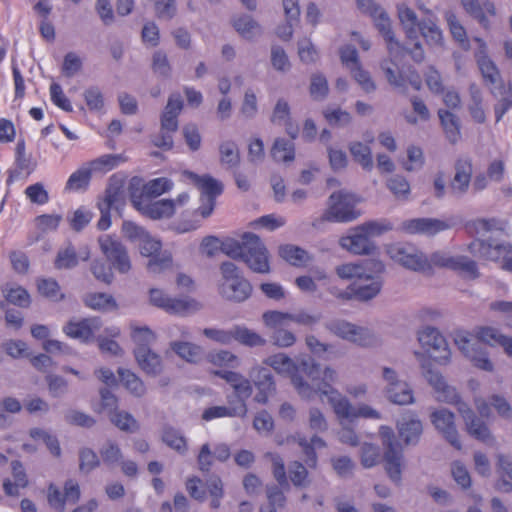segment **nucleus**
<instances>
[{
    "label": "nucleus",
    "instance_id": "39",
    "mask_svg": "<svg viewBox=\"0 0 512 512\" xmlns=\"http://www.w3.org/2000/svg\"><path fill=\"white\" fill-rule=\"evenodd\" d=\"M170 349L181 359L190 363L199 361L203 354L199 345L188 341H172L170 342Z\"/></svg>",
    "mask_w": 512,
    "mask_h": 512
},
{
    "label": "nucleus",
    "instance_id": "6",
    "mask_svg": "<svg viewBox=\"0 0 512 512\" xmlns=\"http://www.w3.org/2000/svg\"><path fill=\"white\" fill-rule=\"evenodd\" d=\"M469 251L475 257L499 263L502 269L512 272V245L510 243H491L477 239L470 243Z\"/></svg>",
    "mask_w": 512,
    "mask_h": 512
},
{
    "label": "nucleus",
    "instance_id": "46",
    "mask_svg": "<svg viewBox=\"0 0 512 512\" xmlns=\"http://www.w3.org/2000/svg\"><path fill=\"white\" fill-rule=\"evenodd\" d=\"M349 151L354 159L364 170L371 171L373 168L372 152L369 146L362 142L349 144Z\"/></svg>",
    "mask_w": 512,
    "mask_h": 512
},
{
    "label": "nucleus",
    "instance_id": "11",
    "mask_svg": "<svg viewBox=\"0 0 512 512\" xmlns=\"http://www.w3.org/2000/svg\"><path fill=\"white\" fill-rule=\"evenodd\" d=\"M356 199L351 193L338 191L330 195L323 219L330 222H350L358 217L355 212Z\"/></svg>",
    "mask_w": 512,
    "mask_h": 512
},
{
    "label": "nucleus",
    "instance_id": "1",
    "mask_svg": "<svg viewBox=\"0 0 512 512\" xmlns=\"http://www.w3.org/2000/svg\"><path fill=\"white\" fill-rule=\"evenodd\" d=\"M263 364L271 367L277 374L289 377L301 398L312 399L315 396V389L298 374L301 371L310 380L316 379L318 364L312 358H303L297 363L287 354L279 352L266 357Z\"/></svg>",
    "mask_w": 512,
    "mask_h": 512
},
{
    "label": "nucleus",
    "instance_id": "10",
    "mask_svg": "<svg viewBox=\"0 0 512 512\" xmlns=\"http://www.w3.org/2000/svg\"><path fill=\"white\" fill-rule=\"evenodd\" d=\"M150 303L170 314L187 315L200 311L203 304L191 297L171 298L164 291L153 288L149 292Z\"/></svg>",
    "mask_w": 512,
    "mask_h": 512
},
{
    "label": "nucleus",
    "instance_id": "55",
    "mask_svg": "<svg viewBox=\"0 0 512 512\" xmlns=\"http://www.w3.org/2000/svg\"><path fill=\"white\" fill-rule=\"evenodd\" d=\"M220 161L230 168L238 166L240 162L239 149L235 142L224 141L219 146Z\"/></svg>",
    "mask_w": 512,
    "mask_h": 512
},
{
    "label": "nucleus",
    "instance_id": "57",
    "mask_svg": "<svg viewBox=\"0 0 512 512\" xmlns=\"http://www.w3.org/2000/svg\"><path fill=\"white\" fill-rule=\"evenodd\" d=\"M386 187L397 199L406 200L411 188L407 179L402 175H394L387 179Z\"/></svg>",
    "mask_w": 512,
    "mask_h": 512
},
{
    "label": "nucleus",
    "instance_id": "4",
    "mask_svg": "<svg viewBox=\"0 0 512 512\" xmlns=\"http://www.w3.org/2000/svg\"><path fill=\"white\" fill-rule=\"evenodd\" d=\"M417 341L429 353L434 361L440 365H447L451 361V350L447 340L435 327L425 326L417 331Z\"/></svg>",
    "mask_w": 512,
    "mask_h": 512
},
{
    "label": "nucleus",
    "instance_id": "24",
    "mask_svg": "<svg viewBox=\"0 0 512 512\" xmlns=\"http://www.w3.org/2000/svg\"><path fill=\"white\" fill-rule=\"evenodd\" d=\"M459 413L465 422L467 432L471 436L487 444L493 441V437L487 425L475 416L474 412L467 404H460Z\"/></svg>",
    "mask_w": 512,
    "mask_h": 512
},
{
    "label": "nucleus",
    "instance_id": "58",
    "mask_svg": "<svg viewBox=\"0 0 512 512\" xmlns=\"http://www.w3.org/2000/svg\"><path fill=\"white\" fill-rule=\"evenodd\" d=\"M163 442L180 454L187 451V442L183 435L172 427H166L162 434Z\"/></svg>",
    "mask_w": 512,
    "mask_h": 512
},
{
    "label": "nucleus",
    "instance_id": "7",
    "mask_svg": "<svg viewBox=\"0 0 512 512\" xmlns=\"http://www.w3.org/2000/svg\"><path fill=\"white\" fill-rule=\"evenodd\" d=\"M387 253L394 262L406 269L421 273L430 272L428 257L413 245L392 244L387 247Z\"/></svg>",
    "mask_w": 512,
    "mask_h": 512
},
{
    "label": "nucleus",
    "instance_id": "16",
    "mask_svg": "<svg viewBox=\"0 0 512 512\" xmlns=\"http://www.w3.org/2000/svg\"><path fill=\"white\" fill-rule=\"evenodd\" d=\"M246 251L241 260L256 273H268L270 271L269 257L265 245L260 238L253 233H245Z\"/></svg>",
    "mask_w": 512,
    "mask_h": 512
},
{
    "label": "nucleus",
    "instance_id": "61",
    "mask_svg": "<svg viewBox=\"0 0 512 512\" xmlns=\"http://www.w3.org/2000/svg\"><path fill=\"white\" fill-rule=\"evenodd\" d=\"M471 103L469 105V111L472 118L477 123H484L486 115L482 107V95L479 88L476 85L470 86Z\"/></svg>",
    "mask_w": 512,
    "mask_h": 512
},
{
    "label": "nucleus",
    "instance_id": "12",
    "mask_svg": "<svg viewBox=\"0 0 512 512\" xmlns=\"http://www.w3.org/2000/svg\"><path fill=\"white\" fill-rule=\"evenodd\" d=\"M381 375L385 381L384 391L390 402L397 405H409L415 402L412 388L406 381L399 378L394 369L383 367Z\"/></svg>",
    "mask_w": 512,
    "mask_h": 512
},
{
    "label": "nucleus",
    "instance_id": "27",
    "mask_svg": "<svg viewBox=\"0 0 512 512\" xmlns=\"http://www.w3.org/2000/svg\"><path fill=\"white\" fill-rule=\"evenodd\" d=\"M399 437L406 445H416L423 433V425L420 419L413 414L403 416L397 422Z\"/></svg>",
    "mask_w": 512,
    "mask_h": 512
},
{
    "label": "nucleus",
    "instance_id": "28",
    "mask_svg": "<svg viewBox=\"0 0 512 512\" xmlns=\"http://www.w3.org/2000/svg\"><path fill=\"white\" fill-rule=\"evenodd\" d=\"M183 100L179 93H173L169 96L168 102L161 115L162 130L176 132L178 129V115L182 111Z\"/></svg>",
    "mask_w": 512,
    "mask_h": 512
},
{
    "label": "nucleus",
    "instance_id": "37",
    "mask_svg": "<svg viewBox=\"0 0 512 512\" xmlns=\"http://www.w3.org/2000/svg\"><path fill=\"white\" fill-rule=\"evenodd\" d=\"M371 16L374 19L375 26L385 38L390 54H392L393 51L400 48V46L394 39V34L391 30V21L387 13L383 9L379 8L374 9Z\"/></svg>",
    "mask_w": 512,
    "mask_h": 512
},
{
    "label": "nucleus",
    "instance_id": "29",
    "mask_svg": "<svg viewBox=\"0 0 512 512\" xmlns=\"http://www.w3.org/2000/svg\"><path fill=\"white\" fill-rule=\"evenodd\" d=\"M455 175L451 182V191L455 195H463L468 191L473 173L472 163L468 159L457 161Z\"/></svg>",
    "mask_w": 512,
    "mask_h": 512
},
{
    "label": "nucleus",
    "instance_id": "56",
    "mask_svg": "<svg viewBox=\"0 0 512 512\" xmlns=\"http://www.w3.org/2000/svg\"><path fill=\"white\" fill-rule=\"evenodd\" d=\"M445 19L447 21L453 38L460 43L462 48L469 49V41L467 38L466 30L463 27V25L459 22L456 15L451 11H447L445 13Z\"/></svg>",
    "mask_w": 512,
    "mask_h": 512
},
{
    "label": "nucleus",
    "instance_id": "3",
    "mask_svg": "<svg viewBox=\"0 0 512 512\" xmlns=\"http://www.w3.org/2000/svg\"><path fill=\"white\" fill-rule=\"evenodd\" d=\"M399 19L409 39L415 40L420 33L431 45H438L442 41V32L436 25L431 15L422 21H418L415 12L408 7L398 10Z\"/></svg>",
    "mask_w": 512,
    "mask_h": 512
},
{
    "label": "nucleus",
    "instance_id": "20",
    "mask_svg": "<svg viewBox=\"0 0 512 512\" xmlns=\"http://www.w3.org/2000/svg\"><path fill=\"white\" fill-rule=\"evenodd\" d=\"M101 326V321L96 317L73 318L63 326L62 331L69 338L79 340L82 343H88L93 340L94 334Z\"/></svg>",
    "mask_w": 512,
    "mask_h": 512
},
{
    "label": "nucleus",
    "instance_id": "50",
    "mask_svg": "<svg viewBox=\"0 0 512 512\" xmlns=\"http://www.w3.org/2000/svg\"><path fill=\"white\" fill-rule=\"evenodd\" d=\"M381 69L384 72L385 77L390 85L399 89L406 88V79L404 77V71H400L394 62L390 60H384L381 63Z\"/></svg>",
    "mask_w": 512,
    "mask_h": 512
},
{
    "label": "nucleus",
    "instance_id": "54",
    "mask_svg": "<svg viewBox=\"0 0 512 512\" xmlns=\"http://www.w3.org/2000/svg\"><path fill=\"white\" fill-rule=\"evenodd\" d=\"M131 338L137 345L136 347L146 346L156 341V334L146 325H139L137 323L130 324Z\"/></svg>",
    "mask_w": 512,
    "mask_h": 512
},
{
    "label": "nucleus",
    "instance_id": "17",
    "mask_svg": "<svg viewBox=\"0 0 512 512\" xmlns=\"http://www.w3.org/2000/svg\"><path fill=\"white\" fill-rule=\"evenodd\" d=\"M430 420L446 441L457 450L462 448L455 426V415L451 411L446 408L436 409L430 414Z\"/></svg>",
    "mask_w": 512,
    "mask_h": 512
},
{
    "label": "nucleus",
    "instance_id": "14",
    "mask_svg": "<svg viewBox=\"0 0 512 512\" xmlns=\"http://www.w3.org/2000/svg\"><path fill=\"white\" fill-rule=\"evenodd\" d=\"M422 368L423 376L432 386L437 401L456 405L458 411L460 404H466L461 400L457 389L449 385L439 371L433 369L431 365H422Z\"/></svg>",
    "mask_w": 512,
    "mask_h": 512
},
{
    "label": "nucleus",
    "instance_id": "26",
    "mask_svg": "<svg viewBox=\"0 0 512 512\" xmlns=\"http://www.w3.org/2000/svg\"><path fill=\"white\" fill-rule=\"evenodd\" d=\"M402 228L410 234L421 233L431 236L448 229L449 225L445 221L439 219L415 218L403 222Z\"/></svg>",
    "mask_w": 512,
    "mask_h": 512
},
{
    "label": "nucleus",
    "instance_id": "30",
    "mask_svg": "<svg viewBox=\"0 0 512 512\" xmlns=\"http://www.w3.org/2000/svg\"><path fill=\"white\" fill-rule=\"evenodd\" d=\"M381 273H371V277L364 278L360 283L352 285L353 295L361 301H368L376 297L382 288Z\"/></svg>",
    "mask_w": 512,
    "mask_h": 512
},
{
    "label": "nucleus",
    "instance_id": "45",
    "mask_svg": "<svg viewBox=\"0 0 512 512\" xmlns=\"http://www.w3.org/2000/svg\"><path fill=\"white\" fill-rule=\"evenodd\" d=\"M91 176V171L86 163H84L69 176L65 189L68 191L85 190L89 186Z\"/></svg>",
    "mask_w": 512,
    "mask_h": 512
},
{
    "label": "nucleus",
    "instance_id": "31",
    "mask_svg": "<svg viewBox=\"0 0 512 512\" xmlns=\"http://www.w3.org/2000/svg\"><path fill=\"white\" fill-rule=\"evenodd\" d=\"M11 470L14 481L10 479H4L3 490L8 496H19V489L26 488L29 484L28 476L24 469L23 464L18 460L11 462Z\"/></svg>",
    "mask_w": 512,
    "mask_h": 512
},
{
    "label": "nucleus",
    "instance_id": "44",
    "mask_svg": "<svg viewBox=\"0 0 512 512\" xmlns=\"http://www.w3.org/2000/svg\"><path fill=\"white\" fill-rule=\"evenodd\" d=\"M38 292L45 298L59 302L65 298L58 282L53 278H38L37 281Z\"/></svg>",
    "mask_w": 512,
    "mask_h": 512
},
{
    "label": "nucleus",
    "instance_id": "36",
    "mask_svg": "<svg viewBox=\"0 0 512 512\" xmlns=\"http://www.w3.org/2000/svg\"><path fill=\"white\" fill-rule=\"evenodd\" d=\"M479 45V51L476 54L479 69L484 79L492 84L496 83L499 79V72L495 64L486 55V44L481 39L476 37L474 39Z\"/></svg>",
    "mask_w": 512,
    "mask_h": 512
},
{
    "label": "nucleus",
    "instance_id": "25",
    "mask_svg": "<svg viewBox=\"0 0 512 512\" xmlns=\"http://www.w3.org/2000/svg\"><path fill=\"white\" fill-rule=\"evenodd\" d=\"M134 356L138 366L147 375L157 376L163 371L164 365L161 356L149 347H136Z\"/></svg>",
    "mask_w": 512,
    "mask_h": 512
},
{
    "label": "nucleus",
    "instance_id": "48",
    "mask_svg": "<svg viewBox=\"0 0 512 512\" xmlns=\"http://www.w3.org/2000/svg\"><path fill=\"white\" fill-rule=\"evenodd\" d=\"M280 256L293 266H304L310 261L308 253L294 245H283L279 248Z\"/></svg>",
    "mask_w": 512,
    "mask_h": 512
},
{
    "label": "nucleus",
    "instance_id": "15",
    "mask_svg": "<svg viewBox=\"0 0 512 512\" xmlns=\"http://www.w3.org/2000/svg\"><path fill=\"white\" fill-rule=\"evenodd\" d=\"M98 244L106 260L120 273H128L131 270V261L125 246L111 235H102L98 238Z\"/></svg>",
    "mask_w": 512,
    "mask_h": 512
},
{
    "label": "nucleus",
    "instance_id": "47",
    "mask_svg": "<svg viewBox=\"0 0 512 512\" xmlns=\"http://www.w3.org/2000/svg\"><path fill=\"white\" fill-rule=\"evenodd\" d=\"M271 155L277 162H291L295 157V146L291 140L278 138L271 149Z\"/></svg>",
    "mask_w": 512,
    "mask_h": 512
},
{
    "label": "nucleus",
    "instance_id": "2",
    "mask_svg": "<svg viewBox=\"0 0 512 512\" xmlns=\"http://www.w3.org/2000/svg\"><path fill=\"white\" fill-rule=\"evenodd\" d=\"M220 273L218 293L223 299L229 302L241 303L251 296L252 285L234 263L223 262L220 265Z\"/></svg>",
    "mask_w": 512,
    "mask_h": 512
},
{
    "label": "nucleus",
    "instance_id": "22",
    "mask_svg": "<svg viewBox=\"0 0 512 512\" xmlns=\"http://www.w3.org/2000/svg\"><path fill=\"white\" fill-rule=\"evenodd\" d=\"M228 406H212L204 410L203 420L211 421L216 418H245L248 413V407L244 399H232L227 397Z\"/></svg>",
    "mask_w": 512,
    "mask_h": 512
},
{
    "label": "nucleus",
    "instance_id": "38",
    "mask_svg": "<svg viewBox=\"0 0 512 512\" xmlns=\"http://www.w3.org/2000/svg\"><path fill=\"white\" fill-rule=\"evenodd\" d=\"M234 341L249 348L263 347L267 343L262 335L245 325H234Z\"/></svg>",
    "mask_w": 512,
    "mask_h": 512
},
{
    "label": "nucleus",
    "instance_id": "53",
    "mask_svg": "<svg viewBox=\"0 0 512 512\" xmlns=\"http://www.w3.org/2000/svg\"><path fill=\"white\" fill-rule=\"evenodd\" d=\"M329 93L326 77L321 73H314L310 77L309 94L315 101H323Z\"/></svg>",
    "mask_w": 512,
    "mask_h": 512
},
{
    "label": "nucleus",
    "instance_id": "59",
    "mask_svg": "<svg viewBox=\"0 0 512 512\" xmlns=\"http://www.w3.org/2000/svg\"><path fill=\"white\" fill-rule=\"evenodd\" d=\"M172 188L173 182L170 179L166 177L155 178L145 184L141 196H146L148 199L149 197H157L170 191Z\"/></svg>",
    "mask_w": 512,
    "mask_h": 512
},
{
    "label": "nucleus",
    "instance_id": "63",
    "mask_svg": "<svg viewBox=\"0 0 512 512\" xmlns=\"http://www.w3.org/2000/svg\"><path fill=\"white\" fill-rule=\"evenodd\" d=\"M246 251V239L245 234L242 237V242L233 238H227L222 241L221 252L228 257L238 260L242 259L244 252Z\"/></svg>",
    "mask_w": 512,
    "mask_h": 512
},
{
    "label": "nucleus",
    "instance_id": "41",
    "mask_svg": "<svg viewBox=\"0 0 512 512\" xmlns=\"http://www.w3.org/2000/svg\"><path fill=\"white\" fill-rule=\"evenodd\" d=\"M125 161V157L121 154H105L87 162L86 165L92 174L106 173Z\"/></svg>",
    "mask_w": 512,
    "mask_h": 512
},
{
    "label": "nucleus",
    "instance_id": "21",
    "mask_svg": "<svg viewBox=\"0 0 512 512\" xmlns=\"http://www.w3.org/2000/svg\"><path fill=\"white\" fill-rule=\"evenodd\" d=\"M250 379L255 386L257 392L254 401L259 404H266L271 395L276 390V384L272 373L268 368L256 365L249 372Z\"/></svg>",
    "mask_w": 512,
    "mask_h": 512
},
{
    "label": "nucleus",
    "instance_id": "64",
    "mask_svg": "<svg viewBox=\"0 0 512 512\" xmlns=\"http://www.w3.org/2000/svg\"><path fill=\"white\" fill-rule=\"evenodd\" d=\"M147 263V270L150 273H161L172 267V256L169 252H158Z\"/></svg>",
    "mask_w": 512,
    "mask_h": 512
},
{
    "label": "nucleus",
    "instance_id": "9",
    "mask_svg": "<svg viewBox=\"0 0 512 512\" xmlns=\"http://www.w3.org/2000/svg\"><path fill=\"white\" fill-rule=\"evenodd\" d=\"M454 343L474 367L486 372L494 371V364L488 352L479 343L473 342L467 331H456Z\"/></svg>",
    "mask_w": 512,
    "mask_h": 512
},
{
    "label": "nucleus",
    "instance_id": "60",
    "mask_svg": "<svg viewBox=\"0 0 512 512\" xmlns=\"http://www.w3.org/2000/svg\"><path fill=\"white\" fill-rule=\"evenodd\" d=\"M78 264V257L75 248L68 244L60 249L54 261L56 269H71Z\"/></svg>",
    "mask_w": 512,
    "mask_h": 512
},
{
    "label": "nucleus",
    "instance_id": "19",
    "mask_svg": "<svg viewBox=\"0 0 512 512\" xmlns=\"http://www.w3.org/2000/svg\"><path fill=\"white\" fill-rule=\"evenodd\" d=\"M131 202L142 215L154 220L170 218L174 215L173 204L168 199L151 201L146 196L133 195Z\"/></svg>",
    "mask_w": 512,
    "mask_h": 512
},
{
    "label": "nucleus",
    "instance_id": "5",
    "mask_svg": "<svg viewBox=\"0 0 512 512\" xmlns=\"http://www.w3.org/2000/svg\"><path fill=\"white\" fill-rule=\"evenodd\" d=\"M469 251L475 257L499 263L502 269L512 272V245L510 243H491L477 239L470 243Z\"/></svg>",
    "mask_w": 512,
    "mask_h": 512
},
{
    "label": "nucleus",
    "instance_id": "49",
    "mask_svg": "<svg viewBox=\"0 0 512 512\" xmlns=\"http://www.w3.org/2000/svg\"><path fill=\"white\" fill-rule=\"evenodd\" d=\"M207 361L218 367L237 368L240 365L239 357L228 350L210 352L207 355Z\"/></svg>",
    "mask_w": 512,
    "mask_h": 512
},
{
    "label": "nucleus",
    "instance_id": "40",
    "mask_svg": "<svg viewBox=\"0 0 512 512\" xmlns=\"http://www.w3.org/2000/svg\"><path fill=\"white\" fill-rule=\"evenodd\" d=\"M438 116L448 141L452 144L458 142L461 136L459 118L444 109L438 111Z\"/></svg>",
    "mask_w": 512,
    "mask_h": 512
},
{
    "label": "nucleus",
    "instance_id": "43",
    "mask_svg": "<svg viewBox=\"0 0 512 512\" xmlns=\"http://www.w3.org/2000/svg\"><path fill=\"white\" fill-rule=\"evenodd\" d=\"M474 337L491 347L503 346L507 336L502 334L499 329L490 326H479L473 330Z\"/></svg>",
    "mask_w": 512,
    "mask_h": 512
},
{
    "label": "nucleus",
    "instance_id": "33",
    "mask_svg": "<svg viewBox=\"0 0 512 512\" xmlns=\"http://www.w3.org/2000/svg\"><path fill=\"white\" fill-rule=\"evenodd\" d=\"M183 175L201 190V196L215 199L222 193L221 183L209 175L199 176L190 171H185Z\"/></svg>",
    "mask_w": 512,
    "mask_h": 512
},
{
    "label": "nucleus",
    "instance_id": "51",
    "mask_svg": "<svg viewBox=\"0 0 512 512\" xmlns=\"http://www.w3.org/2000/svg\"><path fill=\"white\" fill-rule=\"evenodd\" d=\"M109 418L110 421L122 431L134 433L139 429L137 420L126 411L114 410Z\"/></svg>",
    "mask_w": 512,
    "mask_h": 512
},
{
    "label": "nucleus",
    "instance_id": "13",
    "mask_svg": "<svg viewBox=\"0 0 512 512\" xmlns=\"http://www.w3.org/2000/svg\"><path fill=\"white\" fill-rule=\"evenodd\" d=\"M327 327L336 336L360 346H374L379 342L371 330L343 320L333 321Z\"/></svg>",
    "mask_w": 512,
    "mask_h": 512
},
{
    "label": "nucleus",
    "instance_id": "34",
    "mask_svg": "<svg viewBox=\"0 0 512 512\" xmlns=\"http://www.w3.org/2000/svg\"><path fill=\"white\" fill-rule=\"evenodd\" d=\"M340 246L353 254H368L371 249L369 239L356 227L352 234L344 236L339 241Z\"/></svg>",
    "mask_w": 512,
    "mask_h": 512
},
{
    "label": "nucleus",
    "instance_id": "18",
    "mask_svg": "<svg viewBox=\"0 0 512 512\" xmlns=\"http://www.w3.org/2000/svg\"><path fill=\"white\" fill-rule=\"evenodd\" d=\"M384 269L381 261L366 260L362 263L341 264L335 268V272L341 279L362 281L364 278L371 277V273H383Z\"/></svg>",
    "mask_w": 512,
    "mask_h": 512
},
{
    "label": "nucleus",
    "instance_id": "42",
    "mask_svg": "<svg viewBox=\"0 0 512 512\" xmlns=\"http://www.w3.org/2000/svg\"><path fill=\"white\" fill-rule=\"evenodd\" d=\"M121 384L135 397H142L146 393L144 382L134 372L128 369H118Z\"/></svg>",
    "mask_w": 512,
    "mask_h": 512
},
{
    "label": "nucleus",
    "instance_id": "62",
    "mask_svg": "<svg viewBox=\"0 0 512 512\" xmlns=\"http://www.w3.org/2000/svg\"><path fill=\"white\" fill-rule=\"evenodd\" d=\"M85 305L94 310H104L115 306L112 296L106 293H89L83 298Z\"/></svg>",
    "mask_w": 512,
    "mask_h": 512
},
{
    "label": "nucleus",
    "instance_id": "32",
    "mask_svg": "<svg viewBox=\"0 0 512 512\" xmlns=\"http://www.w3.org/2000/svg\"><path fill=\"white\" fill-rule=\"evenodd\" d=\"M461 3L466 12L477 19L484 28L489 27L485 13L495 15V6L492 2L488 0H461Z\"/></svg>",
    "mask_w": 512,
    "mask_h": 512
},
{
    "label": "nucleus",
    "instance_id": "35",
    "mask_svg": "<svg viewBox=\"0 0 512 512\" xmlns=\"http://www.w3.org/2000/svg\"><path fill=\"white\" fill-rule=\"evenodd\" d=\"M234 29L241 37L252 40L263 33L261 25L250 15H238L232 19Z\"/></svg>",
    "mask_w": 512,
    "mask_h": 512
},
{
    "label": "nucleus",
    "instance_id": "23",
    "mask_svg": "<svg viewBox=\"0 0 512 512\" xmlns=\"http://www.w3.org/2000/svg\"><path fill=\"white\" fill-rule=\"evenodd\" d=\"M320 394L327 397L328 403L331 405L335 415L339 419H345L348 421L355 420L354 407L349 399L342 395L335 388H319L315 389V395Z\"/></svg>",
    "mask_w": 512,
    "mask_h": 512
},
{
    "label": "nucleus",
    "instance_id": "52",
    "mask_svg": "<svg viewBox=\"0 0 512 512\" xmlns=\"http://www.w3.org/2000/svg\"><path fill=\"white\" fill-rule=\"evenodd\" d=\"M151 68L158 77L169 79L172 76V66L167 54L162 50H157L153 53Z\"/></svg>",
    "mask_w": 512,
    "mask_h": 512
},
{
    "label": "nucleus",
    "instance_id": "8",
    "mask_svg": "<svg viewBox=\"0 0 512 512\" xmlns=\"http://www.w3.org/2000/svg\"><path fill=\"white\" fill-rule=\"evenodd\" d=\"M379 434L382 444L385 447V469L390 479L395 483H399L401 480V466L403 458L402 447L396 441L392 428L388 426H381Z\"/></svg>",
    "mask_w": 512,
    "mask_h": 512
}]
</instances>
